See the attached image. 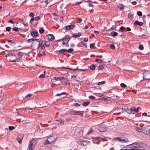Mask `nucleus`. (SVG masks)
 <instances>
[{
	"label": "nucleus",
	"mask_w": 150,
	"mask_h": 150,
	"mask_svg": "<svg viewBox=\"0 0 150 150\" xmlns=\"http://www.w3.org/2000/svg\"><path fill=\"white\" fill-rule=\"evenodd\" d=\"M95 67L94 65L92 64L90 67V69L91 70H93L95 69Z\"/></svg>",
	"instance_id": "nucleus-31"
},
{
	"label": "nucleus",
	"mask_w": 150,
	"mask_h": 150,
	"mask_svg": "<svg viewBox=\"0 0 150 150\" xmlns=\"http://www.w3.org/2000/svg\"><path fill=\"white\" fill-rule=\"evenodd\" d=\"M56 85V84L54 83H52L51 84V87H53L54 86H55Z\"/></svg>",
	"instance_id": "nucleus-63"
},
{
	"label": "nucleus",
	"mask_w": 150,
	"mask_h": 150,
	"mask_svg": "<svg viewBox=\"0 0 150 150\" xmlns=\"http://www.w3.org/2000/svg\"><path fill=\"white\" fill-rule=\"evenodd\" d=\"M45 45L46 47H48L50 45V43L48 42H45Z\"/></svg>",
	"instance_id": "nucleus-44"
},
{
	"label": "nucleus",
	"mask_w": 150,
	"mask_h": 150,
	"mask_svg": "<svg viewBox=\"0 0 150 150\" xmlns=\"http://www.w3.org/2000/svg\"><path fill=\"white\" fill-rule=\"evenodd\" d=\"M93 132V130L92 128H91L90 130L88 132L87 134H91Z\"/></svg>",
	"instance_id": "nucleus-35"
},
{
	"label": "nucleus",
	"mask_w": 150,
	"mask_h": 150,
	"mask_svg": "<svg viewBox=\"0 0 150 150\" xmlns=\"http://www.w3.org/2000/svg\"><path fill=\"white\" fill-rule=\"evenodd\" d=\"M71 37L69 38H62V39H61V41H66V40H67V43L71 39Z\"/></svg>",
	"instance_id": "nucleus-20"
},
{
	"label": "nucleus",
	"mask_w": 150,
	"mask_h": 150,
	"mask_svg": "<svg viewBox=\"0 0 150 150\" xmlns=\"http://www.w3.org/2000/svg\"><path fill=\"white\" fill-rule=\"evenodd\" d=\"M18 28L17 27L14 28L13 29V30L14 31H18Z\"/></svg>",
	"instance_id": "nucleus-51"
},
{
	"label": "nucleus",
	"mask_w": 150,
	"mask_h": 150,
	"mask_svg": "<svg viewBox=\"0 0 150 150\" xmlns=\"http://www.w3.org/2000/svg\"><path fill=\"white\" fill-rule=\"evenodd\" d=\"M107 129V128L105 125H101L98 128L99 131L101 132H104Z\"/></svg>",
	"instance_id": "nucleus-8"
},
{
	"label": "nucleus",
	"mask_w": 150,
	"mask_h": 150,
	"mask_svg": "<svg viewBox=\"0 0 150 150\" xmlns=\"http://www.w3.org/2000/svg\"><path fill=\"white\" fill-rule=\"evenodd\" d=\"M27 42L29 43L32 42H39V40L38 39L31 38L28 40Z\"/></svg>",
	"instance_id": "nucleus-11"
},
{
	"label": "nucleus",
	"mask_w": 150,
	"mask_h": 150,
	"mask_svg": "<svg viewBox=\"0 0 150 150\" xmlns=\"http://www.w3.org/2000/svg\"><path fill=\"white\" fill-rule=\"evenodd\" d=\"M74 25H69L66 26V29L68 30H70L73 28Z\"/></svg>",
	"instance_id": "nucleus-17"
},
{
	"label": "nucleus",
	"mask_w": 150,
	"mask_h": 150,
	"mask_svg": "<svg viewBox=\"0 0 150 150\" xmlns=\"http://www.w3.org/2000/svg\"><path fill=\"white\" fill-rule=\"evenodd\" d=\"M54 78L56 81H57L58 79H59L60 81H61L62 83H66L67 81V78L64 77H62L61 78L58 77L57 78L54 77Z\"/></svg>",
	"instance_id": "nucleus-6"
},
{
	"label": "nucleus",
	"mask_w": 150,
	"mask_h": 150,
	"mask_svg": "<svg viewBox=\"0 0 150 150\" xmlns=\"http://www.w3.org/2000/svg\"><path fill=\"white\" fill-rule=\"evenodd\" d=\"M147 76H143V79L147 80L150 79V76L149 77H147Z\"/></svg>",
	"instance_id": "nucleus-25"
},
{
	"label": "nucleus",
	"mask_w": 150,
	"mask_h": 150,
	"mask_svg": "<svg viewBox=\"0 0 150 150\" xmlns=\"http://www.w3.org/2000/svg\"><path fill=\"white\" fill-rule=\"evenodd\" d=\"M29 16L32 18H33L34 16V14L33 13H31L29 14Z\"/></svg>",
	"instance_id": "nucleus-49"
},
{
	"label": "nucleus",
	"mask_w": 150,
	"mask_h": 150,
	"mask_svg": "<svg viewBox=\"0 0 150 150\" xmlns=\"http://www.w3.org/2000/svg\"><path fill=\"white\" fill-rule=\"evenodd\" d=\"M95 43H93V44H91L90 45V47L91 48H92L93 47H94V46H95Z\"/></svg>",
	"instance_id": "nucleus-50"
},
{
	"label": "nucleus",
	"mask_w": 150,
	"mask_h": 150,
	"mask_svg": "<svg viewBox=\"0 0 150 150\" xmlns=\"http://www.w3.org/2000/svg\"><path fill=\"white\" fill-rule=\"evenodd\" d=\"M40 54L44 56L45 55V52L43 51H40Z\"/></svg>",
	"instance_id": "nucleus-41"
},
{
	"label": "nucleus",
	"mask_w": 150,
	"mask_h": 150,
	"mask_svg": "<svg viewBox=\"0 0 150 150\" xmlns=\"http://www.w3.org/2000/svg\"><path fill=\"white\" fill-rule=\"evenodd\" d=\"M79 136L80 137H81L83 134V131L81 130H80L79 131Z\"/></svg>",
	"instance_id": "nucleus-29"
},
{
	"label": "nucleus",
	"mask_w": 150,
	"mask_h": 150,
	"mask_svg": "<svg viewBox=\"0 0 150 150\" xmlns=\"http://www.w3.org/2000/svg\"><path fill=\"white\" fill-rule=\"evenodd\" d=\"M44 31V29H41L39 30V32L40 33H43Z\"/></svg>",
	"instance_id": "nucleus-56"
},
{
	"label": "nucleus",
	"mask_w": 150,
	"mask_h": 150,
	"mask_svg": "<svg viewBox=\"0 0 150 150\" xmlns=\"http://www.w3.org/2000/svg\"><path fill=\"white\" fill-rule=\"evenodd\" d=\"M71 79H72L75 80L78 82L79 81V78L78 77V76H72Z\"/></svg>",
	"instance_id": "nucleus-14"
},
{
	"label": "nucleus",
	"mask_w": 150,
	"mask_h": 150,
	"mask_svg": "<svg viewBox=\"0 0 150 150\" xmlns=\"http://www.w3.org/2000/svg\"><path fill=\"white\" fill-rule=\"evenodd\" d=\"M129 147H134L135 148H141L143 146L142 144V143H137L135 142L129 145Z\"/></svg>",
	"instance_id": "nucleus-4"
},
{
	"label": "nucleus",
	"mask_w": 150,
	"mask_h": 150,
	"mask_svg": "<svg viewBox=\"0 0 150 150\" xmlns=\"http://www.w3.org/2000/svg\"><path fill=\"white\" fill-rule=\"evenodd\" d=\"M103 99L105 100L109 101L111 100V98L109 97H105Z\"/></svg>",
	"instance_id": "nucleus-26"
},
{
	"label": "nucleus",
	"mask_w": 150,
	"mask_h": 150,
	"mask_svg": "<svg viewBox=\"0 0 150 150\" xmlns=\"http://www.w3.org/2000/svg\"><path fill=\"white\" fill-rule=\"evenodd\" d=\"M68 112L69 114L70 115H81V116H82L83 115V114L81 113V111H76L72 109L69 110Z\"/></svg>",
	"instance_id": "nucleus-2"
},
{
	"label": "nucleus",
	"mask_w": 150,
	"mask_h": 150,
	"mask_svg": "<svg viewBox=\"0 0 150 150\" xmlns=\"http://www.w3.org/2000/svg\"><path fill=\"white\" fill-rule=\"evenodd\" d=\"M47 39L49 41H52L54 39V37L53 35L49 34L47 36Z\"/></svg>",
	"instance_id": "nucleus-9"
},
{
	"label": "nucleus",
	"mask_w": 150,
	"mask_h": 150,
	"mask_svg": "<svg viewBox=\"0 0 150 150\" xmlns=\"http://www.w3.org/2000/svg\"><path fill=\"white\" fill-rule=\"evenodd\" d=\"M83 41L85 42H87L88 41V38H84L83 39Z\"/></svg>",
	"instance_id": "nucleus-62"
},
{
	"label": "nucleus",
	"mask_w": 150,
	"mask_h": 150,
	"mask_svg": "<svg viewBox=\"0 0 150 150\" xmlns=\"http://www.w3.org/2000/svg\"><path fill=\"white\" fill-rule=\"evenodd\" d=\"M7 41L9 43V44L10 45L12 44L13 43V41L11 40H7Z\"/></svg>",
	"instance_id": "nucleus-45"
},
{
	"label": "nucleus",
	"mask_w": 150,
	"mask_h": 150,
	"mask_svg": "<svg viewBox=\"0 0 150 150\" xmlns=\"http://www.w3.org/2000/svg\"><path fill=\"white\" fill-rule=\"evenodd\" d=\"M71 119L69 118H65V120L67 122H69L71 120Z\"/></svg>",
	"instance_id": "nucleus-42"
},
{
	"label": "nucleus",
	"mask_w": 150,
	"mask_h": 150,
	"mask_svg": "<svg viewBox=\"0 0 150 150\" xmlns=\"http://www.w3.org/2000/svg\"><path fill=\"white\" fill-rule=\"evenodd\" d=\"M11 29V28L10 27H8L6 28V30L8 31H9Z\"/></svg>",
	"instance_id": "nucleus-40"
},
{
	"label": "nucleus",
	"mask_w": 150,
	"mask_h": 150,
	"mask_svg": "<svg viewBox=\"0 0 150 150\" xmlns=\"http://www.w3.org/2000/svg\"><path fill=\"white\" fill-rule=\"evenodd\" d=\"M136 128H137V131H138L139 132H140L142 131V130H142V129H141L139 128V127H137Z\"/></svg>",
	"instance_id": "nucleus-59"
},
{
	"label": "nucleus",
	"mask_w": 150,
	"mask_h": 150,
	"mask_svg": "<svg viewBox=\"0 0 150 150\" xmlns=\"http://www.w3.org/2000/svg\"><path fill=\"white\" fill-rule=\"evenodd\" d=\"M137 15L139 16H142V13L141 11H139L137 13Z\"/></svg>",
	"instance_id": "nucleus-36"
},
{
	"label": "nucleus",
	"mask_w": 150,
	"mask_h": 150,
	"mask_svg": "<svg viewBox=\"0 0 150 150\" xmlns=\"http://www.w3.org/2000/svg\"><path fill=\"white\" fill-rule=\"evenodd\" d=\"M98 69H99L102 70L103 69V67L102 65H99L98 67Z\"/></svg>",
	"instance_id": "nucleus-43"
},
{
	"label": "nucleus",
	"mask_w": 150,
	"mask_h": 150,
	"mask_svg": "<svg viewBox=\"0 0 150 150\" xmlns=\"http://www.w3.org/2000/svg\"><path fill=\"white\" fill-rule=\"evenodd\" d=\"M6 57L9 61L11 62H14L16 60L18 62L19 60V59H17V57L14 54L6 55Z\"/></svg>",
	"instance_id": "nucleus-1"
},
{
	"label": "nucleus",
	"mask_w": 150,
	"mask_h": 150,
	"mask_svg": "<svg viewBox=\"0 0 150 150\" xmlns=\"http://www.w3.org/2000/svg\"><path fill=\"white\" fill-rule=\"evenodd\" d=\"M139 48L141 50H143L144 48V47L143 45H140L139 46Z\"/></svg>",
	"instance_id": "nucleus-48"
},
{
	"label": "nucleus",
	"mask_w": 150,
	"mask_h": 150,
	"mask_svg": "<svg viewBox=\"0 0 150 150\" xmlns=\"http://www.w3.org/2000/svg\"><path fill=\"white\" fill-rule=\"evenodd\" d=\"M50 143V142L48 141L47 139L46 140V141L44 143V145H45L46 144H48Z\"/></svg>",
	"instance_id": "nucleus-33"
},
{
	"label": "nucleus",
	"mask_w": 150,
	"mask_h": 150,
	"mask_svg": "<svg viewBox=\"0 0 150 150\" xmlns=\"http://www.w3.org/2000/svg\"><path fill=\"white\" fill-rule=\"evenodd\" d=\"M117 33L115 31H112L111 33V35L112 36L115 37L117 35Z\"/></svg>",
	"instance_id": "nucleus-21"
},
{
	"label": "nucleus",
	"mask_w": 150,
	"mask_h": 150,
	"mask_svg": "<svg viewBox=\"0 0 150 150\" xmlns=\"http://www.w3.org/2000/svg\"><path fill=\"white\" fill-rule=\"evenodd\" d=\"M90 103L89 101H85L82 103V105L84 106H86Z\"/></svg>",
	"instance_id": "nucleus-22"
},
{
	"label": "nucleus",
	"mask_w": 150,
	"mask_h": 150,
	"mask_svg": "<svg viewBox=\"0 0 150 150\" xmlns=\"http://www.w3.org/2000/svg\"><path fill=\"white\" fill-rule=\"evenodd\" d=\"M95 61L97 62L100 64H102L103 63V61L101 59H96L95 60Z\"/></svg>",
	"instance_id": "nucleus-24"
},
{
	"label": "nucleus",
	"mask_w": 150,
	"mask_h": 150,
	"mask_svg": "<svg viewBox=\"0 0 150 150\" xmlns=\"http://www.w3.org/2000/svg\"><path fill=\"white\" fill-rule=\"evenodd\" d=\"M139 110L138 108H136L134 107H132L131 108L130 110H128L127 112L129 114H135L136 113L139 112Z\"/></svg>",
	"instance_id": "nucleus-3"
},
{
	"label": "nucleus",
	"mask_w": 150,
	"mask_h": 150,
	"mask_svg": "<svg viewBox=\"0 0 150 150\" xmlns=\"http://www.w3.org/2000/svg\"><path fill=\"white\" fill-rule=\"evenodd\" d=\"M118 7L121 10L123 9L124 8L123 6L122 5L118 6Z\"/></svg>",
	"instance_id": "nucleus-52"
},
{
	"label": "nucleus",
	"mask_w": 150,
	"mask_h": 150,
	"mask_svg": "<svg viewBox=\"0 0 150 150\" xmlns=\"http://www.w3.org/2000/svg\"><path fill=\"white\" fill-rule=\"evenodd\" d=\"M69 93L66 92H62L61 93H57L55 96H59L62 95H66L67 96L68 95Z\"/></svg>",
	"instance_id": "nucleus-18"
},
{
	"label": "nucleus",
	"mask_w": 150,
	"mask_h": 150,
	"mask_svg": "<svg viewBox=\"0 0 150 150\" xmlns=\"http://www.w3.org/2000/svg\"><path fill=\"white\" fill-rule=\"evenodd\" d=\"M110 48L112 49H114L115 48V46L113 45H111L110 46Z\"/></svg>",
	"instance_id": "nucleus-61"
},
{
	"label": "nucleus",
	"mask_w": 150,
	"mask_h": 150,
	"mask_svg": "<svg viewBox=\"0 0 150 150\" xmlns=\"http://www.w3.org/2000/svg\"><path fill=\"white\" fill-rule=\"evenodd\" d=\"M113 110H117V111H118L119 110V108L118 107L115 108Z\"/></svg>",
	"instance_id": "nucleus-64"
},
{
	"label": "nucleus",
	"mask_w": 150,
	"mask_h": 150,
	"mask_svg": "<svg viewBox=\"0 0 150 150\" xmlns=\"http://www.w3.org/2000/svg\"><path fill=\"white\" fill-rule=\"evenodd\" d=\"M81 35L80 34H78L77 35H76L75 34H74L72 36L74 38H77L80 37V36H81Z\"/></svg>",
	"instance_id": "nucleus-34"
},
{
	"label": "nucleus",
	"mask_w": 150,
	"mask_h": 150,
	"mask_svg": "<svg viewBox=\"0 0 150 150\" xmlns=\"http://www.w3.org/2000/svg\"><path fill=\"white\" fill-rule=\"evenodd\" d=\"M32 36L34 38H36L38 36V33L37 31H32L31 33Z\"/></svg>",
	"instance_id": "nucleus-12"
},
{
	"label": "nucleus",
	"mask_w": 150,
	"mask_h": 150,
	"mask_svg": "<svg viewBox=\"0 0 150 150\" xmlns=\"http://www.w3.org/2000/svg\"><path fill=\"white\" fill-rule=\"evenodd\" d=\"M74 50L72 48H70L68 50H67V51L68 52L71 53L72 51Z\"/></svg>",
	"instance_id": "nucleus-38"
},
{
	"label": "nucleus",
	"mask_w": 150,
	"mask_h": 150,
	"mask_svg": "<svg viewBox=\"0 0 150 150\" xmlns=\"http://www.w3.org/2000/svg\"><path fill=\"white\" fill-rule=\"evenodd\" d=\"M142 131V132L144 134H147L149 133V128L144 129H143Z\"/></svg>",
	"instance_id": "nucleus-15"
},
{
	"label": "nucleus",
	"mask_w": 150,
	"mask_h": 150,
	"mask_svg": "<svg viewBox=\"0 0 150 150\" xmlns=\"http://www.w3.org/2000/svg\"><path fill=\"white\" fill-rule=\"evenodd\" d=\"M38 48H40V47H41V49H42L45 48L44 45H45V42H42L41 43L40 42V41H39V42H38Z\"/></svg>",
	"instance_id": "nucleus-10"
},
{
	"label": "nucleus",
	"mask_w": 150,
	"mask_h": 150,
	"mask_svg": "<svg viewBox=\"0 0 150 150\" xmlns=\"http://www.w3.org/2000/svg\"><path fill=\"white\" fill-rule=\"evenodd\" d=\"M74 105L75 106L77 107L80 106V104L78 103H75Z\"/></svg>",
	"instance_id": "nucleus-53"
},
{
	"label": "nucleus",
	"mask_w": 150,
	"mask_h": 150,
	"mask_svg": "<svg viewBox=\"0 0 150 150\" xmlns=\"http://www.w3.org/2000/svg\"><path fill=\"white\" fill-rule=\"evenodd\" d=\"M116 139H117V140H118V141H120V142H128V140H127V141L125 140L124 139H121L120 137H116Z\"/></svg>",
	"instance_id": "nucleus-19"
},
{
	"label": "nucleus",
	"mask_w": 150,
	"mask_h": 150,
	"mask_svg": "<svg viewBox=\"0 0 150 150\" xmlns=\"http://www.w3.org/2000/svg\"><path fill=\"white\" fill-rule=\"evenodd\" d=\"M89 98L90 99H94L96 98V97L93 96H89Z\"/></svg>",
	"instance_id": "nucleus-37"
},
{
	"label": "nucleus",
	"mask_w": 150,
	"mask_h": 150,
	"mask_svg": "<svg viewBox=\"0 0 150 150\" xmlns=\"http://www.w3.org/2000/svg\"><path fill=\"white\" fill-rule=\"evenodd\" d=\"M122 109L124 110V111H125L126 110L128 111V106H126L125 107V108H122Z\"/></svg>",
	"instance_id": "nucleus-46"
},
{
	"label": "nucleus",
	"mask_w": 150,
	"mask_h": 150,
	"mask_svg": "<svg viewBox=\"0 0 150 150\" xmlns=\"http://www.w3.org/2000/svg\"><path fill=\"white\" fill-rule=\"evenodd\" d=\"M143 24V22H139L138 21L136 20L134 23V25H139V26H142Z\"/></svg>",
	"instance_id": "nucleus-13"
},
{
	"label": "nucleus",
	"mask_w": 150,
	"mask_h": 150,
	"mask_svg": "<svg viewBox=\"0 0 150 150\" xmlns=\"http://www.w3.org/2000/svg\"><path fill=\"white\" fill-rule=\"evenodd\" d=\"M95 138L96 140H100V139H102V138L100 137H95Z\"/></svg>",
	"instance_id": "nucleus-54"
},
{
	"label": "nucleus",
	"mask_w": 150,
	"mask_h": 150,
	"mask_svg": "<svg viewBox=\"0 0 150 150\" xmlns=\"http://www.w3.org/2000/svg\"><path fill=\"white\" fill-rule=\"evenodd\" d=\"M35 20L36 21L39 20L40 19V18L39 16H37L35 17Z\"/></svg>",
	"instance_id": "nucleus-55"
},
{
	"label": "nucleus",
	"mask_w": 150,
	"mask_h": 150,
	"mask_svg": "<svg viewBox=\"0 0 150 150\" xmlns=\"http://www.w3.org/2000/svg\"><path fill=\"white\" fill-rule=\"evenodd\" d=\"M36 143V141L35 139L32 140L30 142L28 146L29 149L30 150H32L35 146Z\"/></svg>",
	"instance_id": "nucleus-5"
},
{
	"label": "nucleus",
	"mask_w": 150,
	"mask_h": 150,
	"mask_svg": "<svg viewBox=\"0 0 150 150\" xmlns=\"http://www.w3.org/2000/svg\"><path fill=\"white\" fill-rule=\"evenodd\" d=\"M131 149H132V150H145L144 149H136L134 148H132Z\"/></svg>",
	"instance_id": "nucleus-58"
},
{
	"label": "nucleus",
	"mask_w": 150,
	"mask_h": 150,
	"mask_svg": "<svg viewBox=\"0 0 150 150\" xmlns=\"http://www.w3.org/2000/svg\"><path fill=\"white\" fill-rule=\"evenodd\" d=\"M23 53L21 52H20L18 53V55L20 56V57H22L23 56Z\"/></svg>",
	"instance_id": "nucleus-47"
},
{
	"label": "nucleus",
	"mask_w": 150,
	"mask_h": 150,
	"mask_svg": "<svg viewBox=\"0 0 150 150\" xmlns=\"http://www.w3.org/2000/svg\"><path fill=\"white\" fill-rule=\"evenodd\" d=\"M80 144L81 145L85 146L87 144V141L86 140L81 141Z\"/></svg>",
	"instance_id": "nucleus-16"
},
{
	"label": "nucleus",
	"mask_w": 150,
	"mask_h": 150,
	"mask_svg": "<svg viewBox=\"0 0 150 150\" xmlns=\"http://www.w3.org/2000/svg\"><path fill=\"white\" fill-rule=\"evenodd\" d=\"M22 137L21 138L18 137L17 139V140L20 144H21L22 142Z\"/></svg>",
	"instance_id": "nucleus-28"
},
{
	"label": "nucleus",
	"mask_w": 150,
	"mask_h": 150,
	"mask_svg": "<svg viewBox=\"0 0 150 150\" xmlns=\"http://www.w3.org/2000/svg\"><path fill=\"white\" fill-rule=\"evenodd\" d=\"M67 50L66 49H61L59 50V52L60 53H63L64 52H66Z\"/></svg>",
	"instance_id": "nucleus-23"
},
{
	"label": "nucleus",
	"mask_w": 150,
	"mask_h": 150,
	"mask_svg": "<svg viewBox=\"0 0 150 150\" xmlns=\"http://www.w3.org/2000/svg\"><path fill=\"white\" fill-rule=\"evenodd\" d=\"M105 81H102L99 82L98 83V85H102V84L103 85V84H105Z\"/></svg>",
	"instance_id": "nucleus-32"
},
{
	"label": "nucleus",
	"mask_w": 150,
	"mask_h": 150,
	"mask_svg": "<svg viewBox=\"0 0 150 150\" xmlns=\"http://www.w3.org/2000/svg\"><path fill=\"white\" fill-rule=\"evenodd\" d=\"M133 16V15L131 13H129L128 15V17L129 18H131Z\"/></svg>",
	"instance_id": "nucleus-60"
},
{
	"label": "nucleus",
	"mask_w": 150,
	"mask_h": 150,
	"mask_svg": "<svg viewBox=\"0 0 150 150\" xmlns=\"http://www.w3.org/2000/svg\"><path fill=\"white\" fill-rule=\"evenodd\" d=\"M77 21L78 23H81L82 22V19L80 18H78L77 19Z\"/></svg>",
	"instance_id": "nucleus-39"
},
{
	"label": "nucleus",
	"mask_w": 150,
	"mask_h": 150,
	"mask_svg": "<svg viewBox=\"0 0 150 150\" xmlns=\"http://www.w3.org/2000/svg\"><path fill=\"white\" fill-rule=\"evenodd\" d=\"M15 128V127L14 126H10L8 127V129L9 130H12Z\"/></svg>",
	"instance_id": "nucleus-30"
},
{
	"label": "nucleus",
	"mask_w": 150,
	"mask_h": 150,
	"mask_svg": "<svg viewBox=\"0 0 150 150\" xmlns=\"http://www.w3.org/2000/svg\"><path fill=\"white\" fill-rule=\"evenodd\" d=\"M120 86L122 88H125L127 86L126 85L123 83H121L120 84Z\"/></svg>",
	"instance_id": "nucleus-27"
},
{
	"label": "nucleus",
	"mask_w": 150,
	"mask_h": 150,
	"mask_svg": "<svg viewBox=\"0 0 150 150\" xmlns=\"http://www.w3.org/2000/svg\"><path fill=\"white\" fill-rule=\"evenodd\" d=\"M45 77V76H39L37 77H36V78H44Z\"/></svg>",
	"instance_id": "nucleus-57"
},
{
	"label": "nucleus",
	"mask_w": 150,
	"mask_h": 150,
	"mask_svg": "<svg viewBox=\"0 0 150 150\" xmlns=\"http://www.w3.org/2000/svg\"><path fill=\"white\" fill-rule=\"evenodd\" d=\"M55 123L57 125H63L64 124V121L63 119H60L59 120H55L54 121Z\"/></svg>",
	"instance_id": "nucleus-7"
}]
</instances>
